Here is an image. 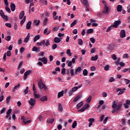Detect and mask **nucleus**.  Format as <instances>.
I'll return each instance as SVG.
<instances>
[{
	"label": "nucleus",
	"instance_id": "obj_1",
	"mask_svg": "<svg viewBox=\"0 0 130 130\" xmlns=\"http://www.w3.org/2000/svg\"><path fill=\"white\" fill-rule=\"evenodd\" d=\"M38 86L39 89H43L44 91H46V90H47V87L43 83V81L42 79H40L39 81H38Z\"/></svg>",
	"mask_w": 130,
	"mask_h": 130
},
{
	"label": "nucleus",
	"instance_id": "obj_2",
	"mask_svg": "<svg viewBox=\"0 0 130 130\" xmlns=\"http://www.w3.org/2000/svg\"><path fill=\"white\" fill-rule=\"evenodd\" d=\"M24 15L25 14L24 13V11H21L19 14V19H22L20 22V24L21 26H23V24H24V23H25V21H26V16H24Z\"/></svg>",
	"mask_w": 130,
	"mask_h": 130
},
{
	"label": "nucleus",
	"instance_id": "obj_3",
	"mask_svg": "<svg viewBox=\"0 0 130 130\" xmlns=\"http://www.w3.org/2000/svg\"><path fill=\"white\" fill-rule=\"evenodd\" d=\"M90 108V105L88 104H85V105L80 110H78L79 112H84L87 109H89Z\"/></svg>",
	"mask_w": 130,
	"mask_h": 130
},
{
	"label": "nucleus",
	"instance_id": "obj_4",
	"mask_svg": "<svg viewBox=\"0 0 130 130\" xmlns=\"http://www.w3.org/2000/svg\"><path fill=\"white\" fill-rule=\"evenodd\" d=\"M11 113H12V109H9L6 113V118H8V120H11V119H12Z\"/></svg>",
	"mask_w": 130,
	"mask_h": 130
},
{
	"label": "nucleus",
	"instance_id": "obj_5",
	"mask_svg": "<svg viewBox=\"0 0 130 130\" xmlns=\"http://www.w3.org/2000/svg\"><path fill=\"white\" fill-rule=\"evenodd\" d=\"M0 15L2 18L3 19H4L5 21H8V20H9V19L8 18V16H6V15H5V13H4V11H3V10H0Z\"/></svg>",
	"mask_w": 130,
	"mask_h": 130
},
{
	"label": "nucleus",
	"instance_id": "obj_6",
	"mask_svg": "<svg viewBox=\"0 0 130 130\" xmlns=\"http://www.w3.org/2000/svg\"><path fill=\"white\" fill-rule=\"evenodd\" d=\"M120 20L115 21L114 24L112 25V27H113V28H117V27L120 25Z\"/></svg>",
	"mask_w": 130,
	"mask_h": 130
},
{
	"label": "nucleus",
	"instance_id": "obj_7",
	"mask_svg": "<svg viewBox=\"0 0 130 130\" xmlns=\"http://www.w3.org/2000/svg\"><path fill=\"white\" fill-rule=\"evenodd\" d=\"M36 103V101L35 99L33 98H30V100L28 101L29 104L31 105V106H34L35 105V103Z\"/></svg>",
	"mask_w": 130,
	"mask_h": 130
},
{
	"label": "nucleus",
	"instance_id": "obj_8",
	"mask_svg": "<svg viewBox=\"0 0 130 130\" xmlns=\"http://www.w3.org/2000/svg\"><path fill=\"white\" fill-rule=\"evenodd\" d=\"M39 60H40L41 62H42L44 64H46L47 63V58L45 57H43L42 58H39Z\"/></svg>",
	"mask_w": 130,
	"mask_h": 130
},
{
	"label": "nucleus",
	"instance_id": "obj_9",
	"mask_svg": "<svg viewBox=\"0 0 130 130\" xmlns=\"http://www.w3.org/2000/svg\"><path fill=\"white\" fill-rule=\"evenodd\" d=\"M31 74V71L30 70H28L24 74V76H23V80H27V77L29 75Z\"/></svg>",
	"mask_w": 130,
	"mask_h": 130
},
{
	"label": "nucleus",
	"instance_id": "obj_10",
	"mask_svg": "<svg viewBox=\"0 0 130 130\" xmlns=\"http://www.w3.org/2000/svg\"><path fill=\"white\" fill-rule=\"evenodd\" d=\"M124 108L126 109H127V108H129V105H130V100H127L126 101V102L125 104H123Z\"/></svg>",
	"mask_w": 130,
	"mask_h": 130
},
{
	"label": "nucleus",
	"instance_id": "obj_11",
	"mask_svg": "<svg viewBox=\"0 0 130 130\" xmlns=\"http://www.w3.org/2000/svg\"><path fill=\"white\" fill-rule=\"evenodd\" d=\"M120 35L121 38H124V37H125V30H124V29H122L120 31Z\"/></svg>",
	"mask_w": 130,
	"mask_h": 130
},
{
	"label": "nucleus",
	"instance_id": "obj_12",
	"mask_svg": "<svg viewBox=\"0 0 130 130\" xmlns=\"http://www.w3.org/2000/svg\"><path fill=\"white\" fill-rule=\"evenodd\" d=\"M31 25H32V22L31 21H28L26 26L27 30H30L31 29Z\"/></svg>",
	"mask_w": 130,
	"mask_h": 130
},
{
	"label": "nucleus",
	"instance_id": "obj_13",
	"mask_svg": "<svg viewBox=\"0 0 130 130\" xmlns=\"http://www.w3.org/2000/svg\"><path fill=\"white\" fill-rule=\"evenodd\" d=\"M33 94L35 99H39L40 98V94L37 93V91H34Z\"/></svg>",
	"mask_w": 130,
	"mask_h": 130
},
{
	"label": "nucleus",
	"instance_id": "obj_14",
	"mask_svg": "<svg viewBox=\"0 0 130 130\" xmlns=\"http://www.w3.org/2000/svg\"><path fill=\"white\" fill-rule=\"evenodd\" d=\"M10 8L11 9V11H12V12L15 11V10H16V5H15V4L11 3L10 4Z\"/></svg>",
	"mask_w": 130,
	"mask_h": 130
},
{
	"label": "nucleus",
	"instance_id": "obj_15",
	"mask_svg": "<svg viewBox=\"0 0 130 130\" xmlns=\"http://www.w3.org/2000/svg\"><path fill=\"white\" fill-rule=\"evenodd\" d=\"M27 119H28V118L25 117L24 116L21 117V120H22L24 124L27 125V122H26Z\"/></svg>",
	"mask_w": 130,
	"mask_h": 130
},
{
	"label": "nucleus",
	"instance_id": "obj_16",
	"mask_svg": "<svg viewBox=\"0 0 130 130\" xmlns=\"http://www.w3.org/2000/svg\"><path fill=\"white\" fill-rule=\"evenodd\" d=\"M29 39H30V33H28L26 37L24 39V42H25V43H28V41H29Z\"/></svg>",
	"mask_w": 130,
	"mask_h": 130
},
{
	"label": "nucleus",
	"instance_id": "obj_17",
	"mask_svg": "<svg viewBox=\"0 0 130 130\" xmlns=\"http://www.w3.org/2000/svg\"><path fill=\"white\" fill-rule=\"evenodd\" d=\"M81 71H82V68H81V67H78L77 69H75L74 72L75 75H77V74H78V73H80Z\"/></svg>",
	"mask_w": 130,
	"mask_h": 130
},
{
	"label": "nucleus",
	"instance_id": "obj_18",
	"mask_svg": "<svg viewBox=\"0 0 130 130\" xmlns=\"http://www.w3.org/2000/svg\"><path fill=\"white\" fill-rule=\"evenodd\" d=\"M108 12H109V8H108V6L105 5V9L103 11V13H104V14H107Z\"/></svg>",
	"mask_w": 130,
	"mask_h": 130
},
{
	"label": "nucleus",
	"instance_id": "obj_19",
	"mask_svg": "<svg viewBox=\"0 0 130 130\" xmlns=\"http://www.w3.org/2000/svg\"><path fill=\"white\" fill-rule=\"evenodd\" d=\"M81 2L84 5L85 7H89V4H88V1L87 0H81Z\"/></svg>",
	"mask_w": 130,
	"mask_h": 130
},
{
	"label": "nucleus",
	"instance_id": "obj_20",
	"mask_svg": "<svg viewBox=\"0 0 130 130\" xmlns=\"http://www.w3.org/2000/svg\"><path fill=\"white\" fill-rule=\"evenodd\" d=\"M75 70L74 69H73V67H71L70 69V74L71 77H74V75H75Z\"/></svg>",
	"mask_w": 130,
	"mask_h": 130
},
{
	"label": "nucleus",
	"instance_id": "obj_21",
	"mask_svg": "<svg viewBox=\"0 0 130 130\" xmlns=\"http://www.w3.org/2000/svg\"><path fill=\"white\" fill-rule=\"evenodd\" d=\"M98 59V55H95V56H92L91 57V60L92 61H96Z\"/></svg>",
	"mask_w": 130,
	"mask_h": 130
},
{
	"label": "nucleus",
	"instance_id": "obj_22",
	"mask_svg": "<svg viewBox=\"0 0 130 130\" xmlns=\"http://www.w3.org/2000/svg\"><path fill=\"white\" fill-rule=\"evenodd\" d=\"M32 51H35L36 52H39L40 51V48L37 47H34L32 49Z\"/></svg>",
	"mask_w": 130,
	"mask_h": 130
},
{
	"label": "nucleus",
	"instance_id": "obj_23",
	"mask_svg": "<svg viewBox=\"0 0 130 130\" xmlns=\"http://www.w3.org/2000/svg\"><path fill=\"white\" fill-rule=\"evenodd\" d=\"M34 23L35 25H36V26H38L40 24V20L35 19L34 20Z\"/></svg>",
	"mask_w": 130,
	"mask_h": 130
},
{
	"label": "nucleus",
	"instance_id": "obj_24",
	"mask_svg": "<svg viewBox=\"0 0 130 130\" xmlns=\"http://www.w3.org/2000/svg\"><path fill=\"white\" fill-rule=\"evenodd\" d=\"M112 107L113 108V109H115L117 107V104H116V101L113 102Z\"/></svg>",
	"mask_w": 130,
	"mask_h": 130
},
{
	"label": "nucleus",
	"instance_id": "obj_25",
	"mask_svg": "<svg viewBox=\"0 0 130 130\" xmlns=\"http://www.w3.org/2000/svg\"><path fill=\"white\" fill-rule=\"evenodd\" d=\"M121 106H122V104L119 103L117 104V108H116V109L117 111H119L120 109H121Z\"/></svg>",
	"mask_w": 130,
	"mask_h": 130
},
{
	"label": "nucleus",
	"instance_id": "obj_26",
	"mask_svg": "<svg viewBox=\"0 0 130 130\" xmlns=\"http://www.w3.org/2000/svg\"><path fill=\"white\" fill-rule=\"evenodd\" d=\"M20 83L18 84L17 85H16L14 87V89H12V92H15V90H18V89L20 88Z\"/></svg>",
	"mask_w": 130,
	"mask_h": 130
},
{
	"label": "nucleus",
	"instance_id": "obj_27",
	"mask_svg": "<svg viewBox=\"0 0 130 130\" xmlns=\"http://www.w3.org/2000/svg\"><path fill=\"white\" fill-rule=\"evenodd\" d=\"M117 12H121V11H122V6L120 5H118L117 7Z\"/></svg>",
	"mask_w": 130,
	"mask_h": 130
},
{
	"label": "nucleus",
	"instance_id": "obj_28",
	"mask_svg": "<svg viewBox=\"0 0 130 130\" xmlns=\"http://www.w3.org/2000/svg\"><path fill=\"white\" fill-rule=\"evenodd\" d=\"M54 42H55V43H59V42H60V39L55 37L54 39Z\"/></svg>",
	"mask_w": 130,
	"mask_h": 130
},
{
	"label": "nucleus",
	"instance_id": "obj_29",
	"mask_svg": "<svg viewBox=\"0 0 130 130\" xmlns=\"http://www.w3.org/2000/svg\"><path fill=\"white\" fill-rule=\"evenodd\" d=\"M48 123H53L54 121V118H49L47 120Z\"/></svg>",
	"mask_w": 130,
	"mask_h": 130
},
{
	"label": "nucleus",
	"instance_id": "obj_30",
	"mask_svg": "<svg viewBox=\"0 0 130 130\" xmlns=\"http://www.w3.org/2000/svg\"><path fill=\"white\" fill-rule=\"evenodd\" d=\"M40 39V35H37L34 38V42H36L38 40Z\"/></svg>",
	"mask_w": 130,
	"mask_h": 130
},
{
	"label": "nucleus",
	"instance_id": "obj_31",
	"mask_svg": "<svg viewBox=\"0 0 130 130\" xmlns=\"http://www.w3.org/2000/svg\"><path fill=\"white\" fill-rule=\"evenodd\" d=\"M62 96H63V91H60L58 93L57 98H60V97H62Z\"/></svg>",
	"mask_w": 130,
	"mask_h": 130
},
{
	"label": "nucleus",
	"instance_id": "obj_32",
	"mask_svg": "<svg viewBox=\"0 0 130 130\" xmlns=\"http://www.w3.org/2000/svg\"><path fill=\"white\" fill-rule=\"evenodd\" d=\"M126 89L125 87L123 88L122 89H121V90L119 91L118 93V95H122L123 93H124V91H125Z\"/></svg>",
	"mask_w": 130,
	"mask_h": 130
},
{
	"label": "nucleus",
	"instance_id": "obj_33",
	"mask_svg": "<svg viewBox=\"0 0 130 130\" xmlns=\"http://www.w3.org/2000/svg\"><path fill=\"white\" fill-rule=\"evenodd\" d=\"M82 106H83V102H81L77 105V109H80Z\"/></svg>",
	"mask_w": 130,
	"mask_h": 130
},
{
	"label": "nucleus",
	"instance_id": "obj_34",
	"mask_svg": "<svg viewBox=\"0 0 130 130\" xmlns=\"http://www.w3.org/2000/svg\"><path fill=\"white\" fill-rule=\"evenodd\" d=\"M58 111H60V112H61L62 111V106H61V104L59 103L58 104Z\"/></svg>",
	"mask_w": 130,
	"mask_h": 130
},
{
	"label": "nucleus",
	"instance_id": "obj_35",
	"mask_svg": "<svg viewBox=\"0 0 130 130\" xmlns=\"http://www.w3.org/2000/svg\"><path fill=\"white\" fill-rule=\"evenodd\" d=\"M59 29V26H54L52 28L53 32H56Z\"/></svg>",
	"mask_w": 130,
	"mask_h": 130
},
{
	"label": "nucleus",
	"instance_id": "obj_36",
	"mask_svg": "<svg viewBox=\"0 0 130 130\" xmlns=\"http://www.w3.org/2000/svg\"><path fill=\"white\" fill-rule=\"evenodd\" d=\"M66 54L68 56H72V53L71 52V50L68 49L66 51Z\"/></svg>",
	"mask_w": 130,
	"mask_h": 130
},
{
	"label": "nucleus",
	"instance_id": "obj_37",
	"mask_svg": "<svg viewBox=\"0 0 130 130\" xmlns=\"http://www.w3.org/2000/svg\"><path fill=\"white\" fill-rule=\"evenodd\" d=\"M41 101H42L43 102H44V101H47V96H44L42 98L40 99Z\"/></svg>",
	"mask_w": 130,
	"mask_h": 130
},
{
	"label": "nucleus",
	"instance_id": "obj_38",
	"mask_svg": "<svg viewBox=\"0 0 130 130\" xmlns=\"http://www.w3.org/2000/svg\"><path fill=\"white\" fill-rule=\"evenodd\" d=\"M47 22H48V19L46 17L44 18V21L43 22V25H44V26H45V25H46L47 24Z\"/></svg>",
	"mask_w": 130,
	"mask_h": 130
},
{
	"label": "nucleus",
	"instance_id": "obj_39",
	"mask_svg": "<svg viewBox=\"0 0 130 130\" xmlns=\"http://www.w3.org/2000/svg\"><path fill=\"white\" fill-rule=\"evenodd\" d=\"M40 2L41 4H43V5H45V6H46V5H47V1L46 0H40Z\"/></svg>",
	"mask_w": 130,
	"mask_h": 130
},
{
	"label": "nucleus",
	"instance_id": "obj_40",
	"mask_svg": "<svg viewBox=\"0 0 130 130\" xmlns=\"http://www.w3.org/2000/svg\"><path fill=\"white\" fill-rule=\"evenodd\" d=\"M94 32V30L92 28H89L87 30V34H90L91 33H93Z\"/></svg>",
	"mask_w": 130,
	"mask_h": 130
},
{
	"label": "nucleus",
	"instance_id": "obj_41",
	"mask_svg": "<svg viewBox=\"0 0 130 130\" xmlns=\"http://www.w3.org/2000/svg\"><path fill=\"white\" fill-rule=\"evenodd\" d=\"M91 100H92V96L89 95V97L86 100V102H87V103H90V102H91Z\"/></svg>",
	"mask_w": 130,
	"mask_h": 130
},
{
	"label": "nucleus",
	"instance_id": "obj_42",
	"mask_svg": "<svg viewBox=\"0 0 130 130\" xmlns=\"http://www.w3.org/2000/svg\"><path fill=\"white\" fill-rule=\"evenodd\" d=\"M28 91H29V87L27 86L24 90V93L25 95H26V94H28Z\"/></svg>",
	"mask_w": 130,
	"mask_h": 130
},
{
	"label": "nucleus",
	"instance_id": "obj_43",
	"mask_svg": "<svg viewBox=\"0 0 130 130\" xmlns=\"http://www.w3.org/2000/svg\"><path fill=\"white\" fill-rule=\"evenodd\" d=\"M77 55H75L74 56V58H73L72 60L71 61H72V63H75L76 62V59L77 58Z\"/></svg>",
	"mask_w": 130,
	"mask_h": 130
},
{
	"label": "nucleus",
	"instance_id": "obj_44",
	"mask_svg": "<svg viewBox=\"0 0 130 130\" xmlns=\"http://www.w3.org/2000/svg\"><path fill=\"white\" fill-rule=\"evenodd\" d=\"M83 76H87L88 75V71L86 69H84L83 72Z\"/></svg>",
	"mask_w": 130,
	"mask_h": 130
},
{
	"label": "nucleus",
	"instance_id": "obj_45",
	"mask_svg": "<svg viewBox=\"0 0 130 130\" xmlns=\"http://www.w3.org/2000/svg\"><path fill=\"white\" fill-rule=\"evenodd\" d=\"M46 43H45V45L46 46H49V45H50V42H49V41L48 40H46Z\"/></svg>",
	"mask_w": 130,
	"mask_h": 130
},
{
	"label": "nucleus",
	"instance_id": "obj_46",
	"mask_svg": "<svg viewBox=\"0 0 130 130\" xmlns=\"http://www.w3.org/2000/svg\"><path fill=\"white\" fill-rule=\"evenodd\" d=\"M78 44L79 45H83V40L82 39H78Z\"/></svg>",
	"mask_w": 130,
	"mask_h": 130
},
{
	"label": "nucleus",
	"instance_id": "obj_47",
	"mask_svg": "<svg viewBox=\"0 0 130 130\" xmlns=\"http://www.w3.org/2000/svg\"><path fill=\"white\" fill-rule=\"evenodd\" d=\"M77 126V121H75L72 124V128H75Z\"/></svg>",
	"mask_w": 130,
	"mask_h": 130
},
{
	"label": "nucleus",
	"instance_id": "obj_48",
	"mask_svg": "<svg viewBox=\"0 0 130 130\" xmlns=\"http://www.w3.org/2000/svg\"><path fill=\"white\" fill-rule=\"evenodd\" d=\"M109 68H110V66L109 65H106L104 67L105 71H109Z\"/></svg>",
	"mask_w": 130,
	"mask_h": 130
},
{
	"label": "nucleus",
	"instance_id": "obj_49",
	"mask_svg": "<svg viewBox=\"0 0 130 130\" xmlns=\"http://www.w3.org/2000/svg\"><path fill=\"white\" fill-rule=\"evenodd\" d=\"M76 24H77V20H74V22H73L71 23V27H74V26H75V25H76Z\"/></svg>",
	"mask_w": 130,
	"mask_h": 130
},
{
	"label": "nucleus",
	"instance_id": "obj_50",
	"mask_svg": "<svg viewBox=\"0 0 130 130\" xmlns=\"http://www.w3.org/2000/svg\"><path fill=\"white\" fill-rule=\"evenodd\" d=\"M7 53H5L4 55L3 58V61H6L7 60Z\"/></svg>",
	"mask_w": 130,
	"mask_h": 130
},
{
	"label": "nucleus",
	"instance_id": "obj_51",
	"mask_svg": "<svg viewBox=\"0 0 130 130\" xmlns=\"http://www.w3.org/2000/svg\"><path fill=\"white\" fill-rule=\"evenodd\" d=\"M67 63H68V67H72V66L73 65V63L71 61H67Z\"/></svg>",
	"mask_w": 130,
	"mask_h": 130
},
{
	"label": "nucleus",
	"instance_id": "obj_52",
	"mask_svg": "<svg viewBox=\"0 0 130 130\" xmlns=\"http://www.w3.org/2000/svg\"><path fill=\"white\" fill-rule=\"evenodd\" d=\"M61 73L62 75H65L66 74V68H63L61 70Z\"/></svg>",
	"mask_w": 130,
	"mask_h": 130
},
{
	"label": "nucleus",
	"instance_id": "obj_53",
	"mask_svg": "<svg viewBox=\"0 0 130 130\" xmlns=\"http://www.w3.org/2000/svg\"><path fill=\"white\" fill-rule=\"evenodd\" d=\"M5 9L8 13H11V9L8 7V6H6Z\"/></svg>",
	"mask_w": 130,
	"mask_h": 130
},
{
	"label": "nucleus",
	"instance_id": "obj_54",
	"mask_svg": "<svg viewBox=\"0 0 130 130\" xmlns=\"http://www.w3.org/2000/svg\"><path fill=\"white\" fill-rule=\"evenodd\" d=\"M114 81H115V79H114V78L113 77L110 78L109 80V82H110V83H112V82H114Z\"/></svg>",
	"mask_w": 130,
	"mask_h": 130
},
{
	"label": "nucleus",
	"instance_id": "obj_55",
	"mask_svg": "<svg viewBox=\"0 0 130 130\" xmlns=\"http://www.w3.org/2000/svg\"><path fill=\"white\" fill-rule=\"evenodd\" d=\"M6 55L8 56H11L12 55V53L11 52V51H8L7 52H6Z\"/></svg>",
	"mask_w": 130,
	"mask_h": 130
},
{
	"label": "nucleus",
	"instance_id": "obj_56",
	"mask_svg": "<svg viewBox=\"0 0 130 130\" xmlns=\"http://www.w3.org/2000/svg\"><path fill=\"white\" fill-rule=\"evenodd\" d=\"M124 81L125 82L126 85H127V84H129V83H130V80L127 79H125L124 80Z\"/></svg>",
	"mask_w": 130,
	"mask_h": 130
},
{
	"label": "nucleus",
	"instance_id": "obj_57",
	"mask_svg": "<svg viewBox=\"0 0 130 130\" xmlns=\"http://www.w3.org/2000/svg\"><path fill=\"white\" fill-rule=\"evenodd\" d=\"M5 25L7 27H8V28H12V24L11 23H6L5 24Z\"/></svg>",
	"mask_w": 130,
	"mask_h": 130
},
{
	"label": "nucleus",
	"instance_id": "obj_58",
	"mask_svg": "<svg viewBox=\"0 0 130 130\" xmlns=\"http://www.w3.org/2000/svg\"><path fill=\"white\" fill-rule=\"evenodd\" d=\"M112 58L114 60H116L117 57H116V55H115L114 54H113L112 55Z\"/></svg>",
	"mask_w": 130,
	"mask_h": 130
},
{
	"label": "nucleus",
	"instance_id": "obj_59",
	"mask_svg": "<svg viewBox=\"0 0 130 130\" xmlns=\"http://www.w3.org/2000/svg\"><path fill=\"white\" fill-rule=\"evenodd\" d=\"M5 39L7 41H10V40H11V36H8L7 37H5Z\"/></svg>",
	"mask_w": 130,
	"mask_h": 130
},
{
	"label": "nucleus",
	"instance_id": "obj_60",
	"mask_svg": "<svg viewBox=\"0 0 130 130\" xmlns=\"http://www.w3.org/2000/svg\"><path fill=\"white\" fill-rule=\"evenodd\" d=\"M90 41L92 43H95V41H96V40H95V39H94L93 38H91L90 39Z\"/></svg>",
	"mask_w": 130,
	"mask_h": 130
},
{
	"label": "nucleus",
	"instance_id": "obj_61",
	"mask_svg": "<svg viewBox=\"0 0 130 130\" xmlns=\"http://www.w3.org/2000/svg\"><path fill=\"white\" fill-rule=\"evenodd\" d=\"M102 95L103 97H104V98L107 97V93H106V92H103L102 93Z\"/></svg>",
	"mask_w": 130,
	"mask_h": 130
},
{
	"label": "nucleus",
	"instance_id": "obj_62",
	"mask_svg": "<svg viewBox=\"0 0 130 130\" xmlns=\"http://www.w3.org/2000/svg\"><path fill=\"white\" fill-rule=\"evenodd\" d=\"M113 26L112 25L110 26L107 29V32H110V30L112 29Z\"/></svg>",
	"mask_w": 130,
	"mask_h": 130
},
{
	"label": "nucleus",
	"instance_id": "obj_63",
	"mask_svg": "<svg viewBox=\"0 0 130 130\" xmlns=\"http://www.w3.org/2000/svg\"><path fill=\"white\" fill-rule=\"evenodd\" d=\"M10 100H11V96L7 97L6 99L7 103H9Z\"/></svg>",
	"mask_w": 130,
	"mask_h": 130
},
{
	"label": "nucleus",
	"instance_id": "obj_64",
	"mask_svg": "<svg viewBox=\"0 0 130 130\" xmlns=\"http://www.w3.org/2000/svg\"><path fill=\"white\" fill-rule=\"evenodd\" d=\"M127 13H129V14H130V4L127 7Z\"/></svg>",
	"mask_w": 130,
	"mask_h": 130
}]
</instances>
